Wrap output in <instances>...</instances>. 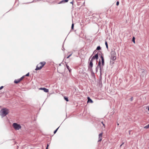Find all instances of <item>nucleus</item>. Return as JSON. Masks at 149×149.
Returning a JSON list of instances; mask_svg holds the SVG:
<instances>
[{
	"instance_id": "28",
	"label": "nucleus",
	"mask_w": 149,
	"mask_h": 149,
	"mask_svg": "<svg viewBox=\"0 0 149 149\" xmlns=\"http://www.w3.org/2000/svg\"><path fill=\"white\" fill-rule=\"evenodd\" d=\"M74 0H72V2H71L70 3L72 4H73V2H74Z\"/></svg>"
},
{
	"instance_id": "8",
	"label": "nucleus",
	"mask_w": 149,
	"mask_h": 149,
	"mask_svg": "<svg viewBox=\"0 0 149 149\" xmlns=\"http://www.w3.org/2000/svg\"><path fill=\"white\" fill-rule=\"evenodd\" d=\"M40 90H43L45 92L47 93L49 92V90L45 88H39Z\"/></svg>"
},
{
	"instance_id": "6",
	"label": "nucleus",
	"mask_w": 149,
	"mask_h": 149,
	"mask_svg": "<svg viewBox=\"0 0 149 149\" xmlns=\"http://www.w3.org/2000/svg\"><path fill=\"white\" fill-rule=\"evenodd\" d=\"M97 67H99L100 68V73H101V72L103 70V66H102L101 65V62L100 61L97 64Z\"/></svg>"
},
{
	"instance_id": "23",
	"label": "nucleus",
	"mask_w": 149,
	"mask_h": 149,
	"mask_svg": "<svg viewBox=\"0 0 149 149\" xmlns=\"http://www.w3.org/2000/svg\"><path fill=\"white\" fill-rule=\"evenodd\" d=\"M119 4V2L118 1H117L116 2V5L118 6Z\"/></svg>"
},
{
	"instance_id": "1",
	"label": "nucleus",
	"mask_w": 149,
	"mask_h": 149,
	"mask_svg": "<svg viewBox=\"0 0 149 149\" xmlns=\"http://www.w3.org/2000/svg\"><path fill=\"white\" fill-rule=\"evenodd\" d=\"M9 110L6 108L1 109L0 111V115L2 117L6 116L9 113Z\"/></svg>"
},
{
	"instance_id": "21",
	"label": "nucleus",
	"mask_w": 149,
	"mask_h": 149,
	"mask_svg": "<svg viewBox=\"0 0 149 149\" xmlns=\"http://www.w3.org/2000/svg\"><path fill=\"white\" fill-rule=\"evenodd\" d=\"M74 26V24L73 23V24H72V26H71L72 29H73Z\"/></svg>"
},
{
	"instance_id": "13",
	"label": "nucleus",
	"mask_w": 149,
	"mask_h": 149,
	"mask_svg": "<svg viewBox=\"0 0 149 149\" xmlns=\"http://www.w3.org/2000/svg\"><path fill=\"white\" fill-rule=\"evenodd\" d=\"M66 66L69 72H70L71 71V70L69 69V67L68 65L67 64H66Z\"/></svg>"
},
{
	"instance_id": "10",
	"label": "nucleus",
	"mask_w": 149,
	"mask_h": 149,
	"mask_svg": "<svg viewBox=\"0 0 149 149\" xmlns=\"http://www.w3.org/2000/svg\"><path fill=\"white\" fill-rule=\"evenodd\" d=\"M98 58V55L97 54L95 56H93V57L92 58L91 60H93L95 59H97Z\"/></svg>"
},
{
	"instance_id": "32",
	"label": "nucleus",
	"mask_w": 149,
	"mask_h": 149,
	"mask_svg": "<svg viewBox=\"0 0 149 149\" xmlns=\"http://www.w3.org/2000/svg\"><path fill=\"white\" fill-rule=\"evenodd\" d=\"M117 125H119V124H118V123Z\"/></svg>"
},
{
	"instance_id": "2",
	"label": "nucleus",
	"mask_w": 149,
	"mask_h": 149,
	"mask_svg": "<svg viewBox=\"0 0 149 149\" xmlns=\"http://www.w3.org/2000/svg\"><path fill=\"white\" fill-rule=\"evenodd\" d=\"M46 63V62L45 61L40 62L37 65L36 68L35 69V70H41L45 65Z\"/></svg>"
},
{
	"instance_id": "25",
	"label": "nucleus",
	"mask_w": 149,
	"mask_h": 149,
	"mask_svg": "<svg viewBox=\"0 0 149 149\" xmlns=\"http://www.w3.org/2000/svg\"><path fill=\"white\" fill-rule=\"evenodd\" d=\"M29 76V73H28L25 75V76Z\"/></svg>"
},
{
	"instance_id": "29",
	"label": "nucleus",
	"mask_w": 149,
	"mask_h": 149,
	"mask_svg": "<svg viewBox=\"0 0 149 149\" xmlns=\"http://www.w3.org/2000/svg\"><path fill=\"white\" fill-rule=\"evenodd\" d=\"M124 143H123L120 146V147H121Z\"/></svg>"
},
{
	"instance_id": "22",
	"label": "nucleus",
	"mask_w": 149,
	"mask_h": 149,
	"mask_svg": "<svg viewBox=\"0 0 149 149\" xmlns=\"http://www.w3.org/2000/svg\"><path fill=\"white\" fill-rule=\"evenodd\" d=\"M99 68V67H98L97 66V67H96V72H97Z\"/></svg>"
},
{
	"instance_id": "19",
	"label": "nucleus",
	"mask_w": 149,
	"mask_h": 149,
	"mask_svg": "<svg viewBox=\"0 0 149 149\" xmlns=\"http://www.w3.org/2000/svg\"><path fill=\"white\" fill-rule=\"evenodd\" d=\"M64 98L65 100L67 101H68V100L67 97H64Z\"/></svg>"
},
{
	"instance_id": "15",
	"label": "nucleus",
	"mask_w": 149,
	"mask_h": 149,
	"mask_svg": "<svg viewBox=\"0 0 149 149\" xmlns=\"http://www.w3.org/2000/svg\"><path fill=\"white\" fill-rule=\"evenodd\" d=\"M144 128H145L146 129H148L149 128V124H148V125H146L145 127H144Z\"/></svg>"
},
{
	"instance_id": "5",
	"label": "nucleus",
	"mask_w": 149,
	"mask_h": 149,
	"mask_svg": "<svg viewBox=\"0 0 149 149\" xmlns=\"http://www.w3.org/2000/svg\"><path fill=\"white\" fill-rule=\"evenodd\" d=\"M24 76H23L20 79H15L14 81V83L17 84L19 83L24 78Z\"/></svg>"
},
{
	"instance_id": "7",
	"label": "nucleus",
	"mask_w": 149,
	"mask_h": 149,
	"mask_svg": "<svg viewBox=\"0 0 149 149\" xmlns=\"http://www.w3.org/2000/svg\"><path fill=\"white\" fill-rule=\"evenodd\" d=\"M93 60H91L90 61V63L89 64V65L88 66V68H90L91 70H92V68L93 66Z\"/></svg>"
},
{
	"instance_id": "4",
	"label": "nucleus",
	"mask_w": 149,
	"mask_h": 149,
	"mask_svg": "<svg viewBox=\"0 0 149 149\" xmlns=\"http://www.w3.org/2000/svg\"><path fill=\"white\" fill-rule=\"evenodd\" d=\"M13 126L15 130H19L21 128V126L20 125L16 123H13Z\"/></svg>"
},
{
	"instance_id": "17",
	"label": "nucleus",
	"mask_w": 149,
	"mask_h": 149,
	"mask_svg": "<svg viewBox=\"0 0 149 149\" xmlns=\"http://www.w3.org/2000/svg\"><path fill=\"white\" fill-rule=\"evenodd\" d=\"M68 0H63L61 1V3H63V2H67L68 1Z\"/></svg>"
},
{
	"instance_id": "3",
	"label": "nucleus",
	"mask_w": 149,
	"mask_h": 149,
	"mask_svg": "<svg viewBox=\"0 0 149 149\" xmlns=\"http://www.w3.org/2000/svg\"><path fill=\"white\" fill-rule=\"evenodd\" d=\"M116 59V53L114 50L112 51L111 53L110 59L113 61H115Z\"/></svg>"
},
{
	"instance_id": "18",
	"label": "nucleus",
	"mask_w": 149,
	"mask_h": 149,
	"mask_svg": "<svg viewBox=\"0 0 149 149\" xmlns=\"http://www.w3.org/2000/svg\"><path fill=\"white\" fill-rule=\"evenodd\" d=\"M105 44L106 45V47L107 48H108V44H107V41H105Z\"/></svg>"
},
{
	"instance_id": "31",
	"label": "nucleus",
	"mask_w": 149,
	"mask_h": 149,
	"mask_svg": "<svg viewBox=\"0 0 149 149\" xmlns=\"http://www.w3.org/2000/svg\"><path fill=\"white\" fill-rule=\"evenodd\" d=\"M133 100V97H131V100Z\"/></svg>"
},
{
	"instance_id": "20",
	"label": "nucleus",
	"mask_w": 149,
	"mask_h": 149,
	"mask_svg": "<svg viewBox=\"0 0 149 149\" xmlns=\"http://www.w3.org/2000/svg\"><path fill=\"white\" fill-rule=\"evenodd\" d=\"M59 127H58V128H57V129H56V130L54 131V134H55V133H56V132H57V131L58 130V129L59 128Z\"/></svg>"
},
{
	"instance_id": "24",
	"label": "nucleus",
	"mask_w": 149,
	"mask_h": 149,
	"mask_svg": "<svg viewBox=\"0 0 149 149\" xmlns=\"http://www.w3.org/2000/svg\"><path fill=\"white\" fill-rule=\"evenodd\" d=\"M71 55H72V54H71L70 55H69L68 57H67V58H68L70 57L71 56Z\"/></svg>"
},
{
	"instance_id": "9",
	"label": "nucleus",
	"mask_w": 149,
	"mask_h": 149,
	"mask_svg": "<svg viewBox=\"0 0 149 149\" xmlns=\"http://www.w3.org/2000/svg\"><path fill=\"white\" fill-rule=\"evenodd\" d=\"M103 133H100L99 135V140L98 141H101L102 139V136Z\"/></svg>"
},
{
	"instance_id": "26",
	"label": "nucleus",
	"mask_w": 149,
	"mask_h": 149,
	"mask_svg": "<svg viewBox=\"0 0 149 149\" xmlns=\"http://www.w3.org/2000/svg\"><path fill=\"white\" fill-rule=\"evenodd\" d=\"M101 123L102 124V125H103V126H104V127H105V125H104V124L103 123V122H101Z\"/></svg>"
},
{
	"instance_id": "33",
	"label": "nucleus",
	"mask_w": 149,
	"mask_h": 149,
	"mask_svg": "<svg viewBox=\"0 0 149 149\" xmlns=\"http://www.w3.org/2000/svg\"><path fill=\"white\" fill-rule=\"evenodd\" d=\"M148 111H149V108H148Z\"/></svg>"
},
{
	"instance_id": "14",
	"label": "nucleus",
	"mask_w": 149,
	"mask_h": 149,
	"mask_svg": "<svg viewBox=\"0 0 149 149\" xmlns=\"http://www.w3.org/2000/svg\"><path fill=\"white\" fill-rule=\"evenodd\" d=\"M132 41L134 42V43H135V38L134 37H133L132 38Z\"/></svg>"
},
{
	"instance_id": "11",
	"label": "nucleus",
	"mask_w": 149,
	"mask_h": 149,
	"mask_svg": "<svg viewBox=\"0 0 149 149\" xmlns=\"http://www.w3.org/2000/svg\"><path fill=\"white\" fill-rule=\"evenodd\" d=\"M101 62L102 66H104V58L102 56H101Z\"/></svg>"
},
{
	"instance_id": "27",
	"label": "nucleus",
	"mask_w": 149,
	"mask_h": 149,
	"mask_svg": "<svg viewBox=\"0 0 149 149\" xmlns=\"http://www.w3.org/2000/svg\"><path fill=\"white\" fill-rule=\"evenodd\" d=\"M3 86H1L0 87V90L1 89L3 88Z\"/></svg>"
},
{
	"instance_id": "16",
	"label": "nucleus",
	"mask_w": 149,
	"mask_h": 149,
	"mask_svg": "<svg viewBox=\"0 0 149 149\" xmlns=\"http://www.w3.org/2000/svg\"><path fill=\"white\" fill-rule=\"evenodd\" d=\"M101 49V47L100 46H99L97 47L96 50H100Z\"/></svg>"
},
{
	"instance_id": "30",
	"label": "nucleus",
	"mask_w": 149,
	"mask_h": 149,
	"mask_svg": "<svg viewBox=\"0 0 149 149\" xmlns=\"http://www.w3.org/2000/svg\"><path fill=\"white\" fill-rule=\"evenodd\" d=\"M48 144H47V148H46V149H48Z\"/></svg>"
},
{
	"instance_id": "12",
	"label": "nucleus",
	"mask_w": 149,
	"mask_h": 149,
	"mask_svg": "<svg viewBox=\"0 0 149 149\" xmlns=\"http://www.w3.org/2000/svg\"><path fill=\"white\" fill-rule=\"evenodd\" d=\"M88 99V101L87 102H90L91 103H93V101L90 99V98L89 97H87Z\"/></svg>"
}]
</instances>
